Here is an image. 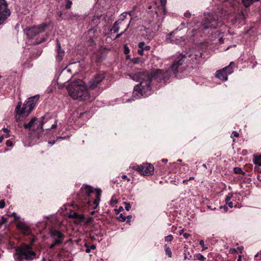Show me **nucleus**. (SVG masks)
<instances>
[{
	"instance_id": "nucleus-8",
	"label": "nucleus",
	"mask_w": 261,
	"mask_h": 261,
	"mask_svg": "<svg viewBox=\"0 0 261 261\" xmlns=\"http://www.w3.org/2000/svg\"><path fill=\"white\" fill-rule=\"evenodd\" d=\"M133 168L143 175H152L154 172V167L151 164L143 163L142 165H136L133 166Z\"/></svg>"
},
{
	"instance_id": "nucleus-62",
	"label": "nucleus",
	"mask_w": 261,
	"mask_h": 261,
	"mask_svg": "<svg viewBox=\"0 0 261 261\" xmlns=\"http://www.w3.org/2000/svg\"><path fill=\"white\" fill-rule=\"evenodd\" d=\"M179 234H181L184 233V230L183 229L180 230L179 231Z\"/></svg>"
},
{
	"instance_id": "nucleus-52",
	"label": "nucleus",
	"mask_w": 261,
	"mask_h": 261,
	"mask_svg": "<svg viewBox=\"0 0 261 261\" xmlns=\"http://www.w3.org/2000/svg\"><path fill=\"white\" fill-rule=\"evenodd\" d=\"M6 144L7 146H9V147H11L13 145V143H12V141H11L10 140H7Z\"/></svg>"
},
{
	"instance_id": "nucleus-64",
	"label": "nucleus",
	"mask_w": 261,
	"mask_h": 261,
	"mask_svg": "<svg viewBox=\"0 0 261 261\" xmlns=\"http://www.w3.org/2000/svg\"><path fill=\"white\" fill-rule=\"evenodd\" d=\"M86 112H83L80 113V117H82L83 115H85Z\"/></svg>"
},
{
	"instance_id": "nucleus-56",
	"label": "nucleus",
	"mask_w": 261,
	"mask_h": 261,
	"mask_svg": "<svg viewBox=\"0 0 261 261\" xmlns=\"http://www.w3.org/2000/svg\"><path fill=\"white\" fill-rule=\"evenodd\" d=\"M183 236L185 238L187 239L190 236V234L188 233H183Z\"/></svg>"
},
{
	"instance_id": "nucleus-57",
	"label": "nucleus",
	"mask_w": 261,
	"mask_h": 261,
	"mask_svg": "<svg viewBox=\"0 0 261 261\" xmlns=\"http://www.w3.org/2000/svg\"><path fill=\"white\" fill-rule=\"evenodd\" d=\"M2 129L5 133L8 134L9 132V130L7 128L4 127Z\"/></svg>"
},
{
	"instance_id": "nucleus-4",
	"label": "nucleus",
	"mask_w": 261,
	"mask_h": 261,
	"mask_svg": "<svg viewBox=\"0 0 261 261\" xmlns=\"http://www.w3.org/2000/svg\"><path fill=\"white\" fill-rule=\"evenodd\" d=\"M39 95H35L29 98L21 107V102H19L16 107L15 112L17 121H21L27 117L34 109L37 103Z\"/></svg>"
},
{
	"instance_id": "nucleus-6",
	"label": "nucleus",
	"mask_w": 261,
	"mask_h": 261,
	"mask_svg": "<svg viewBox=\"0 0 261 261\" xmlns=\"http://www.w3.org/2000/svg\"><path fill=\"white\" fill-rule=\"evenodd\" d=\"M47 26V23H42L37 26L27 28L24 31L28 37L31 39L39 34L44 32Z\"/></svg>"
},
{
	"instance_id": "nucleus-59",
	"label": "nucleus",
	"mask_w": 261,
	"mask_h": 261,
	"mask_svg": "<svg viewBox=\"0 0 261 261\" xmlns=\"http://www.w3.org/2000/svg\"><path fill=\"white\" fill-rule=\"evenodd\" d=\"M62 14H63V13H62V12L61 11H59V12H58V13H57V15H58V16L59 17H61L62 16Z\"/></svg>"
},
{
	"instance_id": "nucleus-14",
	"label": "nucleus",
	"mask_w": 261,
	"mask_h": 261,
	"mask_svg": "<svg viewBox=\"0 0 261 261\" xmlns=\"http://www.w3.org/2000/svg\"><path fill=\"white\" fill-rule=\"evenodd\" d=\"M51 118L46 116H42L41 119L38 120L36 124L37 125V129L40 128L42 131L44 130L43 126L51 120Z\"/></svg>"
},
{
	"instance_id": "nucleus-34",
	"label": "nucleus",
	"mask_w": 261,
	"mask_h": 261,
	"mask_svg": "<svg viewBox=\"0 0 261 261\" xmlns=\"http://www.w3.org/2000/svg\"><path fill=\"white\" fill-rule=\"evenodd\" d=\"M9 217H13L15 220H18L20 219V216L17 215V214L15 212H13L10 214L8 215Z\"/></svg>"
},
{
	"instance_id": "nucleus-21",
	"label": "nucleus",
	"mask_w": 261,
	"mask_h": 261,
	"mask_svg": "<svg viewBox=\"0 0 261 261\" xmlns=\"http://www.w3.org/2000/svg\"><path fill=\"white\" fill-rule=\"evenodd\" d=\"M69 217L70 218L79 220L80 221H81L84 219V216L83 215L78 214L75 212H70L69 215Z\"/></svg>"
},
{
	"instance_id": "nucleus-16",
	"label": "nucleus",
	"mask_w": 261,
	"mask_h": 261,
	"mask_svg": "<svg viewBox=\"0 0 261 261\" xmlns=\"http://www.w3.org/2000/svg\"><path fill=\"white\" fill-rule=\"evenodd\" d=\"M138 53L140 55H143L144 51H148L150 49L149 45H145L144 42H141L138 44Z\"/></svg>"
},
{
	"instance_id": "nucleus-51",
	"label": "nucleus",
	"mask_w": 261,
	"mask_h": 261,
	"mask_svg": "<svg viewBox=\"0 0 261 261\" xmlns=\"http://www.w3.org/2000/svg\"><path fill=\"white\" fill-rule=\"evenodd\" d=\"M184 16L185 17L189 18L191 16V14L188 11H187L185 13Z\"/></svg>"
},
{
	"instance_id": "nucleus-39",
	"label": "nucleus",
	"mask_w": 261,
	"mask_h": 261,
	"mask_svg": "<svg viewBox=\"0 0 261 261\" xmlns=\"http://www.w3.org/2000/svg\"><path fill=\"white\" fill-rule=\"evenodd\" d=\"M129 23H130V21H129V22L127 24V26H126V28L124 29V31L121 32V33L120 34H118L116 36V38H118L119 37H120L124 33V32L128 29V28L129 27Z\"/></svg>"
},
{
	"instance_id": "nucleus-60",
	"label": "nucleus",
	"mask_w": 261,
	"mask_h": 261,
	"mask_svg": "<svg viewBox=\"0 0 261 261\" xmlns=\"http://www.w3.org/2000/svg\"><path fill=\"white\" fill-rule=\"evenodd\" d=\"M66 138V137H58L57 138V140H59V139H65Z\"/></svg>"
},
{
	"instance_id": "nucleus-50",
	"label": "nucleus",
	"mask_w": 261,
	"mask_h": 261,
	"mask_svg": "<svg viewBox=\"0 0 261 261\" xmlns=\"http://www.w3.org/2000/svg\"><path fill=\"white\" fill-rule=\"evenodd\" d=\"M5 202L4 200H0V208H3L5 207Z\"/></svg>"
},
{
	"instance_id": "nucleus-45",
	"label": "nucleus",
	"mask_w": 261,
	"mask_h": 261,
	"mask_svg": "<svg viewBox=\"0 0 261 261\" xmlns=\"http://www.w3.org/2000/svg\"><path fill=\"white\" fill-rule=\"evenodd\" d=\"M7 222V218L4 216H2L1 218V224H5Z\"/></svg>"
},
{
	"instance_id": "nucleus-15",
	"label": "nucleus",
	"mask_w": 261,
	"mask_h": 261,
	"mask_svg": "<svg viewBox=\"0 0 261 261\" xmlns=\"http://www.w3.org/2000/svg\"><path fill=\"white\" fill-rule=\"evenodd\" d=\"M247 14L248 11L247 9H245L242 10L236 15V20L240 23L242 22L246 18Z\"/></svg>"
},
{
	"instance_id": "nucleus-3",
	"label": "nucleus",
	"mask_w": 261,
	"mask_h": 261,
	"mask_svg": "<svg viewBox=\"0 0 261 261\" xmlns=\"http://www.w3.org/2000/svg\"><path fill=\"white\" fill-rule=\"evenodd\" d=\"M67 89L69 95L74 100L85 101L90 97L87 86L82 81L72 82L67 86Z\"/></svg>"
},
{
	"instance_id": "nucleus-40",
	"label": "nucleus",
	"mask_w": 261,
	"mask_h": 261,
	"mask_svg": "<svg viewBox=\"0 0 261 261\" xmlns=\"http://www.w3.org/2000/svg\"><path fill=\"white\" fill-rule=\"evenodd\" d=\"M124 204L125 205V209L128 211L131 208V205L128 202H124Z\"/></svg>"
},
{
	"instance_id": "nucleus-5",
	"label": "nucleus",
	"mask_w": 261,
	"mask_h": 261,
	"mask_svg": "<svg viewBox=\"0 0 261 261\" xmlns=\"http://www.w3.org/2000/svg\"><path fill=\"white\" fill-rule=\"evenodd\" d=\"M36 253L32 250V246L23 244L20 247L15 249L14 257L17 261H31L36 258Z\"/></svg>"
},
{
	"instance_id": "nucleus-61",
	"label": "nucleus",
	"mask_w": 261,
	"mask_h": 261,
	"mask_svg": "<svg viewBox=\"0 0 261 261\" xmlns=\"http://www.w3.org/2000/svg\"><path fill=\"white\" fill-rule=\"evenodd\" d=\"M4 136H1L0 137V143H2L3 141Z\"/></svg>"
},
{
	"instance_id": "nucleus-29",
	"label": "nucleus",
	"mask_w": 261,
	"mask_h": 261,
	"mask_svg": "<svg viewBox=\"0 0 261 261\" xmlns=\"http://www.w3.org/2000/svg\"><path fill=\"white\" fill-rule=\"evenodd\" d=\"M254 163L259 166H261V155L255 157L254 159Z\"/></svg>"
},
{
	"instance_id": "nucleus-7",
	"label": "nucleus",
	"mask_w": 261,
	"mask_h": 261,
	"mask_svg": "<svg viewBox=\"0 0 261 261\" xmlns=\"http://www.w3.org/2000/svg\"><path fill=\"white\" fill-rule=\"evenodd\" d=\"M187 57L186 55L180 54L174 59L172 64L168 68L170 69V72L172 75H175L178 72L180 66L185 62Z\"/></svg>"
},
{
	"instance_id": "nucleus-10",
	"label": "nucleus",
	"mask_w": 261,
	"mask_h": 261,
	"mask_svg": "<svg viewBox=\"0 0 261 261\" xmlns=\"http://www.w3.org/2000/svg\"><path fill=\"white\" fill-rule=\"evenodd\" d=\"M50 237L53 242H55L56 244L63 243L65 238L64 234L58 229L51 228L50 230Z\"/></svg>"
},
{
	"instance_id": "nucleus-12",
	"label": "nucleus",
	"mask_w": 261,
	"mask_h": 261,
	"mask_svg": "<svg viewBox=\"0 0 261 261\" xmlns=\"http://www.w3.org/2000/svg\"><path fill=\"white\" fill-rule=\"evenodd\" d=\"M105 79V75L103 73H100L96 75L90 81H89L88 86L90 89H93L97 87L98 85Z\"/></svg>"
},
{
	"instance_id": "nucleus-41",
	"label": "nucleus",
	"mask_w": 261,
	"mask_h": 261,
	"mask_svg": "<svg viewBox=\"0 0 261 261\" xmlns=\"http://www.w3.org/2000/svg\"><path fill=\"white\" fill-rule=\"evenodd\" d=\"M239 134L237 132L233 131L231 135V137L233 139V140L234 141V137H238Z\"/></svg>"
},
{
	"instance_id": "nucleus-27",
	"label": "nucleus",
	"mask_w": 261,
	"mask_h": 261,
	"mask_svg": "<svg viewBox=\"0 0 261 261\" xmlns=\"http://www.w3.org/2000/svg\"><path fill=\"white\" fill-rule=\"evenodd\" d=\"M233 171L235 173L238 174L245 175V172L243 171L241 168L234 167L233 168Z\"/></svg>"
},
{
	"instance_id": "nucleus-32",
	"label": "nucleus",
	"mask_w": 261,
	"mask_h": 261,
	"mask_svg": "<svg viewBox=\"0 0 261 261\" xmlns=\"http://www.w3.org/2000/svg\"><path fill=\"white\" fill-rule=\"evenodd\" d=\"M85 246L87 247L86 250H85L86 253H90L91 251V250H94L96 248V246L94 244L91 245L90 246H88L86 245Z\"/></svg>"
},
{
	"instance_id": "nucleus-28",
	"label": "nucleus",
	"mask_w": 261,
	"mask_h": 261,
	"mask_svg": "<svg viewBox=\"0 0 261 261\" xmlns=\"http://www.w3.org/2000/svg\"><path fill=\"white\" fill-rule=\"evenodd\" d=\"M175 40H177V43H174L176 44H180L181 42H184L185 40V38L184 36H176Z\"/></svg>"
},
{
	"instance_id": "nucleus-63",
	"label": "nucleus",
	"mask_w": 261,
	"mask_h": 261,
	"mask_svg": "<svg viewBox=\"0 0 261 261\" xmlns=\"http://www.w3.org/2000/svg\"><path fill=\"white\" fill-rule=\"evenodd\" d=\"M44 41H45V39L43 38V39H41V40H40V41L38 42L37 43H41V42H43Z\"/></svg>"
},
{
	"instance_id": "nucleus-36",
	"label": "nucleus",
	"mask_w": 261,
	"mask_h": 261,
	"mask_svg": "<svg viewBox=\"0 0 261 261\" xmlns=\"http://www.w3.org/2000/svg\"><path fill=\"white\" fill-rule=\"evenodd\" d=\"M126 219V217L123 216L122 214H121L118 217V219L121 222H125Z\"/></svg>"
},
{
	"instance_id": "nucleus-37",
	"label": "nucleus",
	"mask_w": 261,
	"mask_h": 261,
	"mask_svg": "<svg viewBox=\"0 0 261 261\" xmlns=\"http://www.w3.org/2000/svg\"><path fill=\"white\" fill-rule=\"evenodd\" d=\"M199 245L201 246V247L202 248V250H205L206 249H207V247L205 246L204 245V242L203 240H201L200 241H199Z\"/></svg>"
},
{
	"instance_id": "nucleus-46",
	"label": "nucleus",
	"mask_w": 261,
	"mask_h": 261,
	"mask_svg": "<svg viewBox=\"0 0 261 261\" xmlns=\"http://www.w3.org/2000/svg\"><path fill=\"white\" fill-rule=\"evenodd\" d=\"M197 258L200 260H203L205 259V257H204L203 255L200 253L197 255Z\"/></svg>"
},
{
	"instance_id": "nucleus-33",
	"label": "nucleus",
	"mask_w": 261,
	"mask_h": 261,
	"mask_svg": "<svg viewBox=\"0 0 261 261\" xmlns=\"http://www.w3.org/2000/svg\"><path fill=\"white\" fill-rule=\"evenodd\" d=\"M57 126V121L56 120L55 121L54 123L51 125L50 127H49L48 125H46L45 127H46V130H50V129H53L56 128Z\"/></svg>"
},
{
	"instance_id": "nucleus-23",
	"label": "nucleus",
	"mask_w": 261,
	"mask_h": 261,
	"mask_svg": "<svg viewBox=\"0 0 261 261\" xmlns=\"http://www.w3.org/2000/svg\"><path fill=\"white\" fill-rule=\"evenodd\" d=\"M37 119L36 117L32 118L31 120L28 123H24L23 124V127L24 128H29L31 129V128L33 126L34 123L36 121Z\"/></svg>"
},
{
	"instance_id": "nucleus-31",
	"label": "nucleus",
	"mask_w": 261,
	"mask_h": 261,
	"mask_svg": "<svg viewBox=\"0 0 261 261\" xmlns=\"http://www.w3.org/2000/svg\"><path fill=\"white\" fill-rule=\"evenodd\" d=\"M127 15V13H122L120 16V18L118 20H121L120 24H122L124 22V19L126 18V17Z\"/></svg>"
},
{
	"instance_id": "nucleus-19",
	"label": "nucleus",
	"mask_w": 261,
	"mask_h": 261,
	"mask_svg": "<svg viewBox=\"0 0 261 261\" xmlns=\"http://www.w3.org/2000/svg\"><path fill=\"white\" fill-rule=\"evenodd\" d=\"M16 226L24 233H28L30 230L29 227L24 222L22 221L18 222L16 224Z\"/></svg>"
},
{
	"instance_id": "nucleus-55",
	"label": "nucleus",
	"mask_w": 261,
	"mask_h": 261,
	"mask_svg": "<svg viewBox=\"0 0 261 261\" xmlns=\"http://www.w3.org/2000/svg\"><path fill=\"white\" fill-rule=\"evenodd\" d=\"M226 203L228 204L229 207H230V208H232L233 207V204L232 202L229 201L228 202H226Z\"/></svg>"
},
{
	"instance_id": "nucleus-48",
	"label": "nucleus",
	"mask_w": 261,
	"mask_h": 261,
	"mask_svg": "<svg viewBox=\"0 0 261 261\" xmlns=\"http://www.w3.org/2000/svg\"><path fill=\"white\" fill-rule=\"evenodd\" d=\"M140 60V58H133L132 60V61L134 63V64H137L139 62Z\"/></svg>"
},
{
	"instance_id": "nucleus-35",
	"label": "nucleus",
	"mask_w": 261,
	"mask_h": 261,
	"mask_svg": "<svg viewBox=\"0 0 261 261\" xmlns=\"http://www.w3.org/2000/svg\"><path fill=\"white\" fill-rule=\"evenodd\" d=\"M72 4V3L71 1L67 0L65 8L67 9H70L71 7Z\"/></svg>"
},
{
	"instance_id": "nucleus-11",
	"label": "nucleus",
	"mask_w": 261,
	"mask_h": 261,
	"mask_svg": "<svg viewBox=\"0 0 261 261\" xmlns=\"http://www.w3.org/2000/svg\"><path fill=\"white\" fill-rule=\"evenodd\" d=\"M93 192L92 188L91 186L86 185L83 186L81 189V193L79 194V197L84 196L85 200L87 201L89 205H91V201L88 198L91 193Z\"/></svg>"
},
{
	"instance_id": "nucleus-20",
	"label": "nucleus",
	"mask_w": 261,
	"mask_h": 261,
	"mask_svg": "<svg viewBox=\"0 0 261 261\" xmlns=\"http://www.w3.org/2000/svg\"><path fill=\"white\" fill-rule=\"evenodd\" d=\"M101 194V191L100 189H96L95 190L96 198L93 202V204L95 205L94 208H96L99 205V201L100 200Z\"/></svg>"
},
{
	"instance_id": "nucleus-17",
	"label": "nucleus",
	"mask_w": 261,
	"mask_h": 261,
	"mask_svg": "<svg viewBox=\"0 0 261 261\" xmlns=\"http://www.w3.org/2000/svg\"><path fill=\"white\" fill-rule=\"evenodd\" d=\"M216 76L223 81H227L228 77L227 73L225 72L224 70L223 69L216 72Z\"/></svg>"
},
{
	"instance_id": "nucleus-26",
	"label": "nucleus",
	"mask_w": 261,
	"mask_h": 261,
	"mask_svg": "<svg viewBox=\"0 0 261 261\" xmlns=\"http://www.w3.org/2000/svg\"><path fill=\"white\" fill-rule=\"evenodd\" d=\"M223 69L224 70V71L227 75L230 74L233 72V69L232 67L230 66V64L225 68H223Z\"/></svg>"
},
{
	"instance_id": "nucleus-44",
	"label": "nucleus",
	"mask_w": 261,
	"mask_h": 261,
	"mask_svg": "<svg viewBox=\"0 0 261 261\" xmlns=\"http://www.w3.org/2000/svg\"><path fill=\"white\" fill-rule=\"evenodd\" d=\"M161 4L164 10L165 9L167 0H160Z\"/></svg>"
},
{
	"instance_id": "nucleus-22",
	"label": "nucleus",
	"mask_w": 261,
	"mask_h": 261,
	"mask_svg": "<svg viewBox=\"0 0 261 261\" xmlns=\"http://www.w3.org/2000/svg\"><path fill=\"white\" fill-rule=\"evenodd\" d=\"M121 20H117L113 24L112 28L111 29L110 32L111 33H117L119 30V25H121L120 24Z\"/></svg>"
},
{
	"instance_id": "nucleus-1",
	"label": "nucleus",
	"mask_w": 261,
	"mask_h": 261,
	"mask_svg": "<svg viewBox=\"0 0 261 261\" xmlns=\"http://www.w3.org/2000/svg\"><path fill=\"white\" fill-rule=\"evenodd\" d=\"M126 75L133 80L140 82L134 88L133 97L135 99L145 97L152 93L150 84L152 78L157 82L166 83L172 75L170 69H166L165 71L157 69L152 70L151 73L145 71L134 74L127 73Z\"/></svg>"
},
{
	"instance_id": "nucleus-47",
	"label": "nucleus",
	"mask_w": 261,
	"mask_h": 261,
	"mask_svg": "<svg viewBox=\"0 0 261 261\" xmlns=\"http://www.w3.org/2000/svg\"><path fill=\"white\" fill-rule=\"evenodd\" d=\"M60 244H56L55 242H53V243L50 245L49 246V248L50 249H53L56 246L59 245Z\"/></svg>"
},
{
	"instance_id": "nucleus-25",
	"label": "nucleus",
	"mask_w": 261,
	"mask_h": 261,
	"mask_svg": "<svg viewBox=\"0 0 261 261\" xmlns=\"http://www.w3.org/2000/svg\"><path fill=\"white\" fill-rule=\"evenodd\" d=\"M189 57L191 58V60L193 62H198L200 60V59L202 58V54H200V55H190L189 56Z\"/></svg>"
},
{
	"instance_id": "nucleus-42",
	"label": "nucleus",
	"mask_w": 261,
	"mask_h": 261,
	"mask_svg": "<svg viewBox=\"0 0 261 261\" xmlns=\"http://www.w3.org/2000/svg\"><path fill=\"white\" fill-rule=\"evenodd\" d=\"M232 197V194L231 193L228 194V195L225 198V202H228L230 201L231 198Z\"/></svg>"
},
{
	"instance_id": "nucleus-30",
	"label": "nucleus",
	"mask_w": 261,
	"mask_h": 261,
	"mask_svg": "<svg viewBox=\"0 0 261 261\" xmlns=\"http://www.w3.org/2000/svg\"><path fill=\"white\" fill-rule=\"evenodd\" d=\"M165 250L166 254L169 257H172V252H171V250L170 248L169 247L167 246V245H165Z\"/></svg>"
},
{
	"instance_id": "nucleus-13",
	"label": "nucleus",
	"mask_w": 261,
	"mask_h": 261,
	"mask_svg": "<svg viewBox=\"0 0 261 261\" xmlns=\"http://www.w3.org/2000/svg\"><path fill=\"white\" fill-rule=\"evenodd\" d=\"M57 46L56 49V52L57 54L56 55V60L57 62L59 63L63 60L65 56V51L61 48V44L58 40H57Z\"/></svg>"
},
{
	"instance_id": "nucleus-43",
	"label": "nucleus",
	"mask_w": 261,
	"mask_h": 261,
	"mask_svg": "<svg viewBox=\"0 0 261 261\" xmlns=\"http://www.w3.org/2000/svg\"><path fill=\"white\" fill-rule=\"evenodd\" d=\"M229 252L231 254L238 253V251L236 248H231L229 250Z\"/></svg>"
},
{
	"instance_id": "nucleus-38",
	"label": "nucleus",
	"mask_w": 261,
	"mask_h": 261,
	"mask_svg": "<svg viewBox=\"0 0 261 261\" xmlns=\"http://www.w3.org/2000/svg\"><path fill=\"white\" fill-rule=\"evenodd\" d=\"M173 239V237L172 234H169L165 237V241L166 242L171 241Z\"/></svg>"
},
{
	"instance_id": "nucleus-24",
	"label": "nucleus",
	"mask_w": 261,
	"mask_h": 261,
	"mask_svg": "<svg viewBox=\"0 0 261 261\" xmlns=\"http://www.w3.org/2000/svg\"><path fill=\"white\" fill-rule=\"evenodd\" d=\"M259 0H242V2L246 8H248L252 4Z\"/></svg>"
},
{
	"instance_id": "nucleus-49",
	"label": "nucleus",
	"mask_w": 261,
	"mask_h": 261,
	"mask_svg": "<svg viewBox=\"0 0 261 261\" xmlns=\"http://www.w3.org/2000/svg\"><path fill=\"white\" fill-rule=\"evenodd\" d=\"M124 54H128L129 52V48L126 45H124Z\"/></svg>"
},
{
	"instance_id": "nucleus-18",
	"label": "nucleus",
	"mask_w": 261,
	"mask_h": 261,
	"mask_svg": "<svg viewBox=\"0 0 261 261\" xmlns=\"http://www.w3.org/2000/svg\"><path fill=\"white\" fill-rule=\"evenodd\" d=\"M177 32V30H174L169 34L166 36V40L169 42L174 44V43L177 42V40H175V36H174Z\"/></svg>"
},
{
	"instance_id": "nucleus-9",
	"label": "nucleus",
	"mask_w": 261,
	"mask_h": 261,
	"mask_svg": "<svg viewBox=\"0 0 261 261\" xmlns=\"http://www.w3.org/2000/svg\"><path fill=\"white\" fill-rule=\"evenodd\" d=\"M10 14L6 1L0 0V25L4 23Z\"/></svg>"
},
{
	"instance_id": "nucleus-53",
	"label": "nucleus",
	"mask_w": 261,
	"mask_h": 261,
	"mask_svg": "<svg viewBox=\"0 0 261 261\" xmlns=\"http://www.w3.org/2000/svg\"><path fill=\"white\" fill-rule=\"evenodd\" d=\"M219 208L220 209L223 208L225 212H226L228 210V207L226 205L223 206H220Z\"/></svg>"
},
{
	"instance_id": "nucleus-58",
	"label": "nucleus",
	"mask_w": 261,
	"mask_h": 261,
	"mask_svg": "<svg viewBox=\"0 0 261 261\" xmlns=\"http://www.w3.org/2000/svg\"><path fill=\"white\" fill-rule=\"evenodd\" d=\"M171 182L173 184V185H177L178 182L176 181V180H171Z\"/></svg>"
},
{
	"instance_id": "nucleus-54",
	"label": "nucleus",
	"mask_w": 261,
	"mask_h": 261,
	"mask_svg": "<svg viewBox=\"0 0 261 261\" xmlns=\"http://www.w3.org/2000/svg\"><path fill=\"white\" fill-rule=\"evenodd\" d=\"M121 177L123 179L127 180V181H129L130 180V179L128 178L126 175H122Z\"/></svg>"
},
{
	"instance_id": "nucleus-2",
	"label": "nucleus",
	"mask_w": 261,
	"mask_h": 261,
	"mask_svg": "<svg viewBox=\"0 0 261 261\" xmlns=\"http://www.w3.org/2000/svg\"><path fill=\"white\" fill-rule=\"evenodd\" d=\"M227 14L226 11L220 7L217 9L215 15L212 13L205 14L201 29H214L221 26L223 20L227 18Z\"/></svg>"
}]
</instances>
